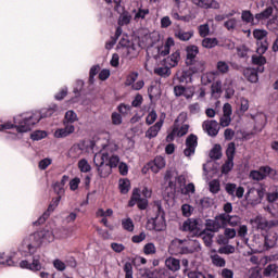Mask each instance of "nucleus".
Returning <instances> with one entry per match:
<instances>
[{
  "mask_svg": "<svg viewBox=\"0 0 278 278\" xmlns=\"http://www.w3.org/2000/svg\"><path fill=\"white\" fill-rule=\"evenodd\" d=\"M61 199L62 198L60 195L56 198H53L52 202L48 206V211L46 213H43V215L41 217H39L38 220L34 223V225H42V223H45V220H47V218H49L51 212H54L55 207H58V205H60Z\"/></svg>",
  "mask_w": 278,
  "mask_h": 278,
  "instance_id": "obj_18",
  "label": "nucleus"
},
{
  "mask_svg": "<svg viewBox=\"0 0 278 278\" xmlns=\"http://www.w3.org/2000/svg\"><path fill=\"white\" fill-rule=\"evenodd\" d=\"M218 78V73L217 72H207L202 75L201 81L204 86H207V84H214Z\"/></svg>",
  "mask_w": 278,
  "mask_h": 278,
  "instance_id": "obj_29",
  "label": "nucleus"
},
{
  "mask_svg": "<svg viewBox=\"0 0 278 278\" xmlns=\"http://www.w3.org/2000/svg\"><path fill=\"white\" fill-rule=\"evenodd\" d=\"M215 222L219 225V229L227 227V213L219 214L215 217Z\"/></svg>",
  "mask_w": 278,
  "mask_h": 278,
  "instance_id": "obj_47",
  "label": "nucleus"
},
{
  "mask_svg": "<svg viewBox=\"0 0 278 278\" xmlns=\"http://www.w3.org/2000/svg\"><path fill=\"white\" fill-rule=\"evenodd\" d=\"M94 147H101L98 155H106L105 162L111 168H116L118 164H121V157L114 153L118 151V146L110 140V134H104L99 137V139L94 142Z\"/></svg>",
  "mask_w": 278,
  "mask_h": 278,
  "instance_id": "obj_2",
  "label": "nucleus"
},
{
  "mask_svg": "<svg viewBox=\"0 0 278 278\" xmlns=\"http://www.w3.org/2000/svg\"><path fill=\"white\" fill-rule=\"evenodd\" d=\"M55 114V106L50 109H43L40 113H24L14 117V123L16 127V131L18 134H27V131H31V127L34 125L40 123V118H47L49 116H53Z\"/></svg>",
  "mask_w": 278,
  "mask_h": 278,
  "instance_id": "obj_1",
  "label": "nucleus"
},
{
  "mask_svg": "<svg viewBox=\"0 0 278 278\" xmlns=\"http://www.w3.org/2000/svg\"><path fill=\"white\" fill-rule=\"evenodd\" d=\"M31 262L23 260L20 262V268H26L27 270L38 271L42 270V263H40V255H33Z\"/></svg>",
  "mask_w": 278,
  "mask_h": 278,
  "instance_id": "obj_12",
  "label": "nucleus"
},
{
  "mask_svg": "<svg viewBox=\"0 0 278 278\" xmlns=\"http://www.w3.org/2000/svg\"><path fill=\"white\" fill-rule=\"evenodd\" d=\"M252 62L256 66H264V64H266V58L262 56V54L253 55L252 56Z\"/></svg>",
  "mask_w": 278,
  "mask_h": 278,
  "instance_id": "obj_57",
  "label": "nucleus"
},
{
  "mask_svg": "<svg viewBox=\"0 0 278 278\" xmlns=\"http://www.w3.org/2000/svg\"><path fill=\"white\" fill-rule=\"evenodd\" d=\"M253 36L255 40H257V49L256 52L258 55H264L265 51H268V41H266V36H268V31L264 29H254Z\"/></svg>",
  "mask_w": 278,
  "mask_h": 278,
  "instance_id": "obj_10",
  "label": "nucleus"
},
{
  "mask_svg": "<svg viewBox=\"0 0 278 278\" xmlns=\"http://www.w3.org/2000/svg\"><path fill=\"white\" fill-rule=\"evenodd\" d=\"M164 179L166 181L169 180L168 182V188H169V194H175V192H179L184 186H186V179L182 176H178L175 178V182H173V172L167 170Z\"/></svg>",
  "mask_w": 278,
  "mask_h": 278,
  "instance_id": "obj_9",
  "label": "nucleus"
},
{
  "mask_svg": "<svg viewBox=\"0 0 278 278\" xmlns=\"http://www.w3.org/2000/svg\"><path fill=\"white\" fill-rule=\"evenodd\" d=\"M212 263L214 264V266H218L219 268L225 267V258H223L220 255L215 254L211 256Z\"/></svg>",
  "mask_w": 278,
  "mask_h": 278,
  "instance_id": "obj_48",
  "label": "nucleus"
},
{
  "mask_svg": "<svg viewBox=\"0 0 278 278\" xmlns=\"http://www.w3.org/2000/svg\"><path fill=\"white\" fill-rule=\"evenodd\" d=\"M244 77L248 78V81H251V84H257L260 77L257 76V71L253 68H247L244 71Z\"/></svg>",
  "mask_w": 278,
  "mask_h": 278,
  "instance_id": "obj_34",
  "label": "nucleus"
},
{
  "mask_svg": "<svg viewBox=\"0 0 278 278\" xmlns=\"http://www.w3.org/2000/svg\"><path fill=\"white\" fill-rule=\"evenodd\" d=\"M245 199L247 201L260 203V201L264 199V189H256V188L249 189L248 192L245 193Z\"/></svg>",
  "mask_w": 278,
  "mask_h": 278,
  "instance_id": "obj_19",
  "label": "nucleus"
},
{
  "mask_svg": "<svg viewBox=\"0 0 278 278\" xmlns=\"http://www.w3.org/2000/svg\"><path fill=\"white\" fill-rule=\"evenodd\" d=\"M227 225H230V227H238L240 225V218L238 216H230L227 214Z\"/></svg>",
  "mask_w": 278,
  "mask_h": 278,
  "instance_id": "obj_58",
  "label": "nucleus"
},
{
  "mask_svg": "<svg viewBox=\"0 0 278 278\" xmlns=\"http://www.w3.org/2000/svg\"><path fill=\"white\" fill-rule=\"evenodd\" d=\"M267 29L270 31H278V16H275L267 22Z\"/></svg>",
  "mask_w": 278,
  "mask_h": 278,
  "instance_id": "obj_53",
  "label": "nucleus"
},
{
  "mask_svg": "<svg viewBox=\"0 0 278 278\" xmlns=\"http://www.w3.org/2000/svg\"><path fill=\"white\" fill-rule=\"evenodd\" d=\"M111 121L114 125H122L123 124V116L117 112H113L112 115H111Z\"/></svg>",
  "mask_w": 278,
  "mask_h": 278,
  "instance_id": "obj_61",
  "label": "nucleus"
},
{
  "mask_svg": "<svg viewBox=\"0 0 278 278\" xmlns=\"http://www.w3.org/2000/svg\"><path fill=\"white\" fill-rule=\"evenodd\" d=\"M125 278H134V265L130 262H126L124 265Z\"/></svg>",
  "mask_w": 278,
  "mask_h": 278,
  "instance_id": "obj_52",
  "label": "nucleus"
},
{
  "mask_svg": "<svg viewBox=\"0 0 278 278\" xmlns=\"http://www.w3.org/2000/svg\"><path fill=\"white\" fill-rule=\"evenodd\" d=\"M63 128H58L54 131V138H68L71 134H75V125L73 124H63Z\"/></svg>",
  "mask_w": 278,
  "mask_h": 278,
  "instance_id": "obj_20",
  "label": "nucleus"
},
{
  "mask_svg": "<svg viewBox=\"0 0 278 278\" xmlns=\"http://www.w3.org/2000/svg\"><path fill=\"white\" fill-rule=\"evenodd\" d=\"M242 25V22L236 17L228 18L224 23V27L228 29V31H238L240 29V26Z\"/></svg>",
  "mask_w": 278,
  "mask_h": 278,
  "instance_id": "obj_25",
  "label": "nucleus"
},
{
  "mask_svg": "<svg viewBox=\"0 0 278 278\" xmlns=\"http://www.w3.org/2000/svg\"><path fill=\"white\" fill-rule=\"evenodd\" d=\"M199 34L201 38H205V36H210V25L203 24L199 26Z\"/></svg>",
  "mask_w": 278,
  "mask_h": 278,
  "instance_id": "obj_62",
  "label": "nucleus"
},
{
  "mask_svg": "<svg viewBox=\"0 0 278 278\" xmlns=\"http://www.w3.org/2000/svg\"><path fill=\"white\" fill-rule=\"evenodd\" d=\"M141 199L142 197L140 195V189H134L132 195L128 202L129 207H134V205H136V203H138Z\"/></svg>",
  "mask_w": 278,
  "mask_h": 278,
  "instance_id": "obj_43",
  "label": "nucleus"
},
{
  "mask_svg": "<svg viewBox=\"0 0 278 278\" xmlns=\"http://www.w3.org/2000/svg\"><path fill=\"white\" fill-rule=\"evenodd\" d=\"M181 118H184V115L180 114L174 123V129H176V134L178 138L186 136V134H188V130L190 129V126L188 124H182L179 127V121H181Z\"/></svg>",
  "mask_w": 278,
  "mask_h": 278,
  "instance_id": "obj_23",
  "label": "nucleus"
},
{
  "mask_svg": "<svg viewBox=\"0 0 278 278\" xmlns=\"http://www.w3.org/2000/svg\"><path fill=\"white\" fill-rule=\"evenodd\" d=\"M117 110L122 116H129V114H131V105L129 104L121 103Z\"/></svg>",
  "mask_w": 278,
  "mask_h": 278,
  "instance_id": "obj_46",
  "label": "nucleus"
},
{
  "mask_svg": "<svg viewBox=\"0 0 278 278\" xmlns=\"http://www.w3.org/2000/svg\"><path fill=\"white\" fill-rule=\"evenodd\" d=\"M118 188H119L121 194H127V192L131 190V182L127 178H122L118 181Z\"/></svg>",
  "mask_w": 278,
  "mask_h": 278,
  "instance_id": "obj_31",
  "label": "nucleus"
},
{
  "mask_svg": "<svg viewBox=\"0 0 278 278\" xmlns=\"http://www.w3.org/2000/svg\"><path fill=\"white\" fill-rule=\"evenodd\" d=\"M174 244L178 247L179 253H181V255H189L190 253H199V251H201V243L192 239H176Z\"/></svg>",
  "mask_w": 278,
  "mask_h": 278,
  "instance_id": "obj_5",
  "label": "nucleus"
},
{
  "mask_svg": "<svg viewBox=\"0 0 278 278\" xmlns=\"http://www.w3.org/2000/svg\"><path fill=\"white\" fill-rule=\"evenodd\" d=\"M277 240V232L273 230L267 231V233L265 235V247H267V249H273L274 247H276Z\"/></svg>",
  "mask_w": 278,
  "mask_h": 278,
  "instance_id": "obj_26",
  "label": "nucleus"
},
{
  "mask_svg": "<svg viewBox=\"0 0 278 278\" xmlns=\"http://www.w3.org/2000/svg\"><path fill=\"white\" fill-rule=\"evenodd\" d=\"M241 18L243 23H253L254 21L253 13H251V11H242Z\"/></svg>",
  "mask_w": 278,
  "mask_h": 278,
  "instance_id": "obj_59",
  "label": "nucleus"
},
{
  "mask_svg": "<svg viewBox=\"0 0 278 278\" xmlns=\"http://www.w3.org/2000/svg\"><path fill=\"white\" fill-rule=\"evenodd\" d=\"M155 216L148 219L147 230L148 231H164L166 229V217L162 205L157 204L154 206Z\"/></svg>",
  "mask_w": 278,
  "mask_h": 278,
  "instance_id": "obj_4",
  "label": "nucleus"
},
{
  "mask_svg": "<svg viewBox=\"0 0 278 278\" xmlns=\"http://www.w3.org/2000/svg\"><path fill=\"white\" fill-rule=\"evenodd\" d=\"M277 274H278V264L267 265L263 273L265 277H270L271 275H277Z\"/></svg>",
  "mask_w": 278,
  "mask_h": 278,
  "instance_id": "obj_42",
  "label": "nucleus"
},
{
  "mask_svg": "<svg viewBox=\"0 0 278 278\" xmlns=\"http://www.w3.org/2000/svg\"><path fill=\"white\" fill-rule=\"evenodd\" d=\"M205 225L207 231H212L213 233L220 231L219 225L217 224L216 219H206Z\"/></svg>",
  "mask_w": 278,
  "mask_h": 278,
  "instance_id": "obj_40",
  "label": "nucleus"
},
{
  "mask_svg": "<svg viewBox=\"0 0 278 278\" xmlns=\"http://www.w3.org/2000/svg\"><path fill=\"white\" fill-rule=\"evenodd\" d=\"M208 186L210 192H212L213 194H218V192H220V181H218L217 179L211 180Z\"/></svg>",
  "mask_w": 278,
  "mask_h": 278,
  "instance_id": "obj_49",
  "label": "nucleus"
},
{
  "mask_svg": "<svg viewBox=\"0 0 278 278\" xmlns=\"http://www.w3.org/2000/svg\"><path fill=\"white\" fill-rule=\"evenodd\" d=\"M225 190L227 194H229L233 199H236V197L237 199H242V197H244V188L238 187L237 184H231V182L226 184Z\"/></svg>",
  "mask_w": 278,
  "mask_h": 278,
  "instance_id": "obj_17",
  "label": "nucleus"
},
{
  "mask_svg": "<svg viewBox=\"0 0 278 278\" xmlns=\"http://www.w3.org/2000/svg\"><path fill=\"white\" fill-rule=\"evenodd\" d=\"M149 166L152 173L157 174L160 173V170H162V168L166 167V160L164 159V156H156L154 161L149 164Z\"/></svg>",
  "mask_w": 278,
  "mask_h": 278,
  "instance_id": "obj_22",
  "label": "nucleus"
},
{
  "mask_svg": "<svg viewBox=\"0 0 278 278\" xmlns=\"http://www.w3.org/2000/svg\"><path fill=\"white\" fill-rule=\"evenodd\" d=\"M143 253L144 255H155V253H157V249L154 243H147L143 247Z\"/></svg>",
  "mask_w": 278,
  "mask_h": 278,
  "instance_id": "obj_51",
  "label": "nucleus"
},
{
  "mask_svg": "<svg viewBox=\"0 0 278 278\" xmlns=\"http://www.w3.org/2000/svg\"><path fill=\"white\" fill-rule=\"evenodd\" d=\"M231 114H233L231 104L225 103L223 106V116L219 118L220 127H229L231 125Z\"/></svg>",
  "mask_w": 278,
  "mask_h": 278,
  "instance_id": "obj_16",
  "label": "nucleus"
},
{
  "mask_svg": "<svg viewBox=\"0 0 278 278\" xmlns=\"http://www.w3.org/2000/svg\"><path fill=\"white\" fill-rule=\"evenodd\" d=\"M30 138L31 140H42L43 138H47V131L45 130H37V131H34L31 135H30Z\"/></svg>",
  "mask_w": 278,
  "mask_h": 278,
  "instance_id": "obj_54",
  "label": "nucleus"
},
{
  "mask_svg": "<svg viewBox=\"0 0 278 278\" xmlns=\"http://www.w3.org/2000/svg\"><path fill=\"white\" fill-rule=\"evenodd\" d=\"M149 8L140 7L135 14V21H143V18H147V16H149Z\"/></svg>",
  "mask_w": 278,
  "mask_h": 278,
  "instance_id": "obj_39",
  "label": "nucleus"
},
{
  "mask_svg": "<svg viewBox=\"0 0 278 278\" xmlns=\"http://www.w3.org/2000/svg\"><path fill=\"white\" fill-rule=\"evenodd\" d=\"M218 253L224 255H231V253H236V248L233 245H225L219 248Z\"/></svg>",
  "mask_w": 278,
  "mask_h": 278,
  "instance_id": "obj_56",
  "label": "nucleus"
},
{
  "mask_svg": "<svg viewBox=\"0 0 278 278\" xmlns=\"http://www.w3.org/2000/svg\"><path fill=\"white\" fill-rule=\"evenodd\" d=\"M55 240V233L51 230H40L26 237L22 242V251L34 255L38 249H40L43 242H53Z\"/></svg>",
  "mask_w": 278,
  "mask_h": 278,
  "instance_id": "obj_3",
  "label": "nucleus"
},
{
  "mask_svg": "<svg viewBox=\"0 0 278 278\" xmlns=\"http://www.w3.org/2000/svg\"><path fill=\"white\" fill-rule=\"evenodd\" d=\"M105 157L108 154L96 153L93 156V164L97 167L98 175L102 178L110 177L112 175V168L105 163Z\"/></svg>",
  "mask_w": 278,
  "mask_h": 278,
  "instance_id": "obj_7",
  "label": "nucleus"
},
{
  "mask_svg": "<svg viewBox=\"0 0 278 278\" xmlns=\"http://www.w3.org/2000/svg\"><path fill=\"white\" fill-rule=\"evenodd\" d=\"M186 53H187L186 64L187 65H192V64H194L197 55H199V47L188 46L186 48Z\"/></svg>",
  "mask_w": 278,
  "mask_h": 278,
  "instance_id": "obj_21",
  "label": "nucleus"
},
{
  "mask_svg": "<svg viewBox=\"0 0 278 278\" xmlns=\"http://www.w3.org/2000/svg\"><path fill=\"white\" fill-rule=\"evenodd\" d=\"M78 168L80 173H90L92 170V166H90V163L86 159L78 161Z\"/></svg>",
  "mask_w": 278,
  "mask_h": 278,
  "instance_id": "obj_41",
  "label": "nucleus"
},
{
  "mask_svg": "<svg viewBox=\"0 0 278 278\" xmlns=\"http://www.w3.org/2000/svg\"><path fill=\"white\" fill-rule=\"evenodd\" d=\"M179 60H181V54L179 51H176L164 60V64L165 66H169V68H175L179 64Z\"/></svg>",
  "mask_w": 278,
  "mask_h": 278,
  "instance_id": "obj_24",
  "label": "nucleus"
},
{
  "mask_svg": "<svg viewBox=\"0 0 278 278\" xmlns=\"http://www.w3.org/2000/svg\"><path fill=\"white\" fill-rule=\"evenodd\" d=\"M83 153H84V150H81V147H79V144H74V146L70 149V157L77 159V157H79Z\"/></svg>",
  "mask_w": 278,
  "mask_h": 278,
  "instance_id": "obj_45",
  "label": "nucleus"
},
{
  "mask_svg": "<svg viewBox=\"0 0 278 278\" xmlns=\"http://www.w3.org/2000/svg\"><path fill=\"white\" fill-rule=\"evenodd\" d=\"M182 231H197L199 229V220L189 218L181 226Z\"/></svg>",
  "mask_w": 278,
  "mask_h": 278,
  "instance_id": "obj_27",
  "label": "nucleus"
},
{
  "mask_svg": "<svg viewBox=\"0 0 278 278\" xmlns=\"http://www.w3.org/2000/svg\"><path fill=\"white\" fill-rule=\"evenodd\" d=\"M190 71L192 73H203L205 71V62L193 61V63L191 64Z\"/></svg>",
  "mask_w": 278,
  "mask_h": 278,
  "instance_id": "obj_37",
  "label": "nucleus"
},
{
  "mask_svg": "<svg viewBox=\"0 0 278 278\" xmlns=\"http://www.w3.org/2000/svg\"><path fill=\"white\" fill-rule=\"evenodd\" d=\"M211 92L213 97H219V94H223V81L219 79L215 80L211 86Z\"/></svg>",
  "mask_w": 278,
  "mask_h": 278,
  "instance_id": "obj_35",
  "label": "nucleus"
},
{
  "mask_svg": "<svg viewBox=\"0 0 278 278\" xmlns=\"http://www.w3.org/2000/svg\"><path fill=\"white\" fill-rule=\"evenodd\" d=\"M226 162L222 166V173L224 175H228V173H231L233 169V157H236V143L230 142L228 143L227 150H226Z\"/></svg>",
  "mask_w": 278,
  "mask_h": 278,
  "instance_id": "obj_8",
  "label": "nucleus"
},
{
  "mask_svg": "<svg viewBox=\"0 0 278 278\" xmlns=\"http://www.w3.org/2000/svg\"><path fill=\"white\" fill-rule=\"evenodd\" d=\"M218 45V39L216 38H204L202 40V47H204V49H214V47H216Z\"/></svg>",
  "mask_w": 278,
  "mask_h": 278,
  "instance_id": "obj_44",
  "label": "nucleus"
},
{
  "mask_svg": "<svg viewBox=\"0 0 278 278\" xmlns=\"http://www.w3.org/2000/svg\"><path fill=\"white\" fill-rule=\"evenodd\" d=\"M166 118V114H162L160 116V121L156 122L153 126H151L147 131H146V138H156L157 134H160L162 127L164 126V119Z\"/></svg>",
  "mask_w": 278,
  "mask_h": 278,
  "instance_id": "obj_15",
  "label": "nucleus"
},
{
  "mask_svg": "<svg viewBox=\"0 0 278 278\" xmlns=\"http://www.w3.org/2000/svg\"><path fill=\"white\" fill-rule=\"evenodd\" d=\"M157 121V113L155 110H152L149 112L148 116L146 117V123L147 125H153Z\"/></svg>",
  "mask_w": 278,
  "mask_h": 278,
  "instance_id": "obj_55",
  "label": "nucleus"
},
{
  "mask_svg": "<svg viewBox=\"0 0 278 278\" xmlns=\"http://www.w3.org/2000/svg\"><path fill=\"white\" fill-rule=\"evenodd\" d=\"M122 227L125 231H128L129 233H132L134 229H136V226L134 225V219L130 217L122 219Z\"/></svg>",
  "mask_w": 278,
  "mask_h": 278,
  "instance_id": "obj_36",
  "label": "nucleus"
},
{
  "mask_svg": "<svg viewBox=\"0 0 278 278\" xmlns=\"http://www.w3.org/2000/svg\"><path fill=\"white\" fill-rule=\"evenodd\" d=\"M252 227L256 229L257 231H265L268 232L275 227H278V220L277 219H266V217L262 215H257L256 217L252 218L250 220Z\"/></svg>",
  "mask_w": 278,
  "mask_h": 278,
  "instance_id": "obj_6",
  "label": "nucleus"
},
{
  "mask_svg": "<svg viewBox=\"0 0 278 278\" xmlns=\"http://www.w3.org/2000/svg\"><path fill=\"white\" fill-rule=\"evenodd\" d=\"M202 127L204 131H206V134L213 138L218 136V132L220 131V125L214 119L204 121Z\"/></svg>",
  "mask_w": 278,
  "mask_h": 278,
  "instance_id": "obj_13",
  "label": "nucleus"
},
{
  "mask_svg": "<svg viewBox=\"0 0 278 278\" xmlns=\"http://www.w3.org/2000/svg\"><path fill=\"white\" fill-rule=\"evenodd\" d=\"M192 36H194L193 30L185 31L182 29H178L175 31V37L178 38V40H181L182 42H188V40H190Z\"/></svg>",
  "mask_w": 278,
  "mask_h": 278,
  "instance_id": "obj_30",
  "label": "nucleus"
},
{
  "mask_svg": "<svg viewBox=\"0 0 278 278\" xmlns=\"http://www.w3.org/2000/svg\"><path fill=\"white\" fill-rule=\"evenodd\" d=\"M199 144L197 135H190L186 139V149L184 150V154L186 157H190L191 155H194V152L197 151V146Z\"/></svg>",
  "mask_w": 278,
  "mask_h": 278,
  "instance_id": "obj_14",
  "label": "nucleus"
},
{
  "mask_svg": "<svg viewBox=\"0 0 278 278\" xmlns=\"http://www.w3.org/2000/svg\"><path fill=\"white\" fill-rule=\"evenodd\" d=\"M154 74L159 75V77H170V67H168V65L163 67H155Z\"/></svg>",
  "mask_w": 278,
  "mask_h": 278,
  "instance_id": "obj_38",
  "label": "nucleus"
},
{
  "mask_svg": "<svg viewBox=\"0 0 278 278\" xmlns=\"http://www.w3.org/2000/svg\"><path fill=\"white\" fill-rule=\"evenodd\" d=\"M250 278H262V269L258 267L251 268Z\"/></svg>",
  "mask_w": 278,
  "mask_h": 278,
  "instance_id": "obj_64",
  "label": "nucleus"
},
{
  "mask_svg": "<svg viewBox=\"0 0 278 278\" xmlns=\"http://www.w3.org/2000/svg\"><path fill=\"white\" fill-rule=\"evenodd\" d=\"M78 121L77 113L75 111L70 110L65 113L63 125H73V123H76Z\"/></svg>",
  "mask_w": 278,
  "mask_h": 278,
  "instance_id": "obj_33",
  "label": "nucleus"
},
{
  "mask_svg": "<svg viewBox=\"0 0 278 278\" xmlns=\"http://www.w3.org/2000/svg\"><path fill=\"white\" fill-rule=\"evenodd\" d=\"M270 16H273V7H268L263 12L257 13L255 15V18H256V21L262 23L263 21H268V18H270Z\"/></svg>",
  "mask_w": 278,
  "mask_h": 278,
  "instance_id": "obj_32",
  "label": "nucleus"
},
{
  "mask_svg": "<svg viewBox=\"0 0 278 278\" xmlns=\"http://www.w3.org/2000/svg\"><path fill=\"white\" fill-rule=\"evenodd\" d=\"M217 71L224 75L225 73H229V64H227L225 61L217 62Z\"/></svg>",
  "mask_w": 278,
  "mask_h": 278,
  "instance_id": "obj_60",
  "label": "nucleus"
},
{
  "mask_svg": "<svg viewBox=\"0 0 278 278\" xmlns=\"http://www.w3.org/2000/svg\"><path fill=\"white\" fill-rule=\"evenodd\" d=\"M175 47V39L172 37L167 38L166 42L160 47H154L152 49L154 60H159V58H166L168 53H170V48Z\"/></svg>",
  "mask_w": 278,
  "mask_h": 278,
  "instance_id": "obj_11",
  "label": "nucleus"
},
{
  "mask_svg": "<svg viewBox=\"0 0 278 278\" xmlns=\"http://www.w3.org/2000/svg\"><path fill=\"white\" fill-rule=\"evenodd\" d=\"M189 278H214L212 275H207L205 276V274L201 273V271H191L188 274Z\"/></svg>",
  "mask_w": 278,
  "mask_h": 278,
  "instance_id": "obj_63",
  "label": "nucleus"
},
{
  "mask_svg": "<svg viewBox=\"0 0 278 278\" xmlns=\"http://www.w3.org/2000/svg\"><path fill=\"white\" fill-rule=\"evenodd\" d=\"M211 160H220L223 152H220V146H215L210 152Z\"/></svg>",
  "mask_w": 278,
  "mask_h": 278,
  "instance_id": "obj_50",
  "label": "nucleus"
},
{
  "mask_svg": "<svg viewBox=\"0 0 278 278\" xmlns=\"http://www.w3.org/2000/svg\"><path fill=\"white\" fill-rule=\"evenodd\" d=\"M165 266L168 268V270H172V273H177L179 268H181V264L179 260L175 257H168L165 260Z\"/></svg>",
  "mask_w": 278,
  "mask_h": 278,
  "instance_id": "obj_28",
  "label": "nucleus"
}]
</instances>
